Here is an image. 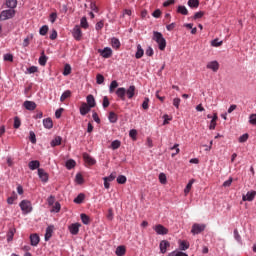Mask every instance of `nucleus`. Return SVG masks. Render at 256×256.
<instances>
[{
	"instance_id": "f257e3e1",
	"label": "nucleus",
	"mask_w": 256,
	"mask_h": 256,
	"mask_svg": "<svg viewBox=\"0 0 256 256\" xmlns=\"http://www.w3.org/2000/svg\"><path fill=\"white\" fill-rule=\"evenodd\" d=\"M152 39L157 42L160 51H165V47H167V40H165L161 32L154 31Z\"/></svg>"
},
{
	"instance_id": "f03ea898",
	"label": "nucleus",
	"mask_w": 256,
	"mask_h": 256,
	"mask_svg": "<svg viewBox=\"0 0 256 256\" xmlns=\"http://www.w3.org/2000/svg\"><path fill=\"white\" fill-rule=\"evenodd\" d=\"M13 17H15V10L10 8L1 12L0 21H7V19H13Z\"/></svg>"
},
{
	"instance_id": "7ed1b4c3",
	"label": "nucleus",
	"mask_w": 256,
	"mask_h": 256,
	"mask_svg": "<svg viewBox=\"0 0 256 256\" xmlns=\"http://www.w3.org/2000/svg\"><path fill=\"white\" fill-rule=\"evenodd\" d=\"M20 208L23 213H31L33 207H31V202L29 200H22L20 202Z\"/></svg>"
},
{
	"instance_id": "20e7f679",
	"label": "nucleus",
	"mask_w": 256,
	"mask_h": 256,
	"mask_svg": "<svg viewBox=\"0 0 256 256\" xmlns=\"http://www.w3.org/2000/svg\"><path fill=\"white\" fill-rule=\"evenodd\" d=\"M206 227L207 226L205 224L195 223L192 225L191 233L194 235H199V233H203V231H205Z\"/></svg>"
},
{
	"instance_id": "39448f33",
	"label": "nucleus",
	"mask_w": 256,
	"mask_h": 256,
	"mask_svg": "<svg viewBox=\"0 0 256 256\" xmlns=\"http://www.w3.org/2000/svg\"><path fill=\"white\" fill-rule=\"evenodd\" d=\"M72 35L76 41H81V37H83V32L81 31V27L76 25L72 31Z\"/></svg>"
},
{
	"instance_id": "423d86ee",
	"label": "nucleus",
	"mask_w": 256,
	"mask_h": 256,
	"mask_svg": "<svg viewBox=\"0 0 256 256\" xmlns=\"http://www.w3.org/2000/svg\"><path fill=\"white\" fill-rule=\"evenodd\" d=\"M98 53H100L101 57H104V59H109V57L113 55V50H111L109 47H106L104 49H99Z\"/></svg>"
},
{
	"instance_id": "0eeeda50",
	"label": "nucleus",
	"mask_w": 256,
	"mask_h": 256,
	"mask_svg": "<svg viewBox=\"0 0 256 256\" xmlns=\"http://www.w3.org/2000/svg\"><path fill=\"white\" fill-rule=\"evenodd\" d=\"M154 231L157 233V235H167V233H169V229L161 224L156 225L154 227Z\"/></svg>"
},
{
	"instance_id": "6e6552de",
	"label": "nucleus",
	"mask_w": 256,
	"mask_h": 256,
	"mask_svg": "<svg viewBox=\"0 0 256 256\" xmlns=\"http://www.w3.org/2000/svg\"><path fill=\"white\" fill-rule=\"evenodd\" d=\"M38 177L43 183H47L49 181V174H47L43 168L38 169Z\"/></svg>"
},
{
	"instance_id": "1a4fd4ad",
	"label": "nucleus",
	"mask_w": 256,
	"mask_h": 256,
	"mask_svg": "<svg viewBox=\"0 0 256 256\" xmlns=\"http://www.w3.org/2000/svg\"><path fill=\"white\" fill-rule=\"evenodd\" d=\"M255 197H256V191L252 190V191L247 192L246 195L242 196V201H253V199H255Z\"/></svg>"
},
{
	"instance_id": "9d476101",
	"label": "nucleus",
	"mask_w": 256,
	"mask_h": 256,
	"mask_svg": "<svg viewBox=\"0 0 256 256\" xmlns=\"http://www.w3.org/2000/svg\"><path fill=\"white\" fill-rule=\"evenodd\" d=\"M83 159H84L85 163H87V165H95L97 163L95 158L91 157V155H89L87 153H83Z\"/></svg>"
},
{
	"instance_id": "9b49d317",
	"label": "nucleus",
	"mask_w": 256,
	"mask_h": 256,
	"mask_svg": "<svg viewBox=\"0 0 256 256\" xmlns=\"http://www.w3.org/2000/svg\"><path fill=\"white\" fill-rule=\"evenodd\" d=\"M24 107L27 111H35V109H37V104L33 101L27 100L24 102Z\"/></svg>"
},
{
	"instance_id": "f8f14e48",
	"label": "nucleus",
	"mask_w": 256,
	"mask_h": 256,
	"mask_svg": "<svg viewBox=\"0 0 256 256\" xmlns=\"http://www.w3.org/2000/svg\"><path fill=\"white\" fill-rule=\"evenodd\" d=\"M79 227H81V224L74 223L69 226V231L71 235H78L79 234Z\"/></svg>"
},
{
	"instance_id": "ddd939ff",
	"label": "nucleus",
	"mask_w": 256,
	"mask_h": 256,
	"mask_svg": "<svg viewBox=\"0 0 256 256\" xmlns=\"http://www.w3.org/2000/svg\"><path fill=\"white\" fill-rule=\"evenodd\" d=\"M168 247H171V243H169V241H167V240H162V241L160 242V252H161V253H163V254L167 253V248H168Z\"/></svg>"
},
{
	"instance_id": "4468645a",
	"label": "nucleus",
	"mask_w": 256,
	"mask_h": 256,
	"mask_svg": "<svg viewBox=\"0 0 256 256\" xmlns=\"http://www.w3.org/2000/svg\"><path fill=\"white\" fill-rule=\"evenodd\" d=\"M206 67L207 69H211L212 71H214V73H217L219 71V62L217 61L209 62Z\"/></svg>"
},
{
	"instance_id": "2eb2a0df",
	"label": "nucleus",
	"mask_w": 256,
	"mask_h": 256,
	"mask_svg": "<svg viewBox=\"0 0 256 256\" xmlns=\"http://www.w3.org/2000/svg\"><path fill=\"white\" fill-rule=\"evenodd\" d=\"M126 93H127V89H125L124 87L118 88L116 90V95L117 97H119V99H121V101H125Z\"/></svg>"
},
{
	"instance_id": "dca6fc26",
	"label": "nucleus",
	"mask_w": 256,
	"mask_h": 256,
	"mask_svg": "<svg viewBox=\"0 0 256 256\" xmlns=\"http://www.w3.org/2000/svg\"><path fill=\"white\" fill-rule=\"evenodd\" d=\"M28 167L31 171H35V169H39V167H41V163L39 160H32L28 163Z\"/></svg>"
},
{
	"instance_id": "f3484780",
	"label": "nucleus",
	"mask_w": 256,
	"mask_h": 256,
	"mask_svg": "<svg viewBox=\"0 0 256 256\" xmlns=\"http://www.w3.org/2000/svg\"><path fill=\"white\" fill-rule=\"evenodd\" d=\"M39 241H40L39 235L37 234L30 235V243L32 247H37V245H39Z\"/></svg>"
},
{
	"instance_id": "a211bd4d",
	"label": "nucleus",
	"mask_w": 256,
	"mask_h": 256,
	"mask_svg": "<svg viewBox=\"0 0 256 256\" xmlns=\"http://www.w3.org/2000/svg\"><path fill=\"white\" fill-rule=\"evenodd\" d=\"M91 111V107L87 103H82L80 107V115H87Z\"/></svg>"
},
{
	"instance_id": "6ab92c4d",
	"label": "nucleus",
	"mask_w": 256,
	"mask_h": 256,
	"mask_svg": "<svg viewBox=\"0 0 256 256\" xmlns=\"http://www.w3.org/2000/svg\"><path fill=\"white\" fill-rule=\"evenodd\" d=\"M87 105H88V107H90L91 109L93 108V107H95V105H96V103H95V97L93 96V95H88L87 96Z\"/></svg>"
},
{
	"instance_id": "aec40b11",
	"label": "nucleus",
	"mask_w": 256,
	"mask_h": 256,
	"mask_svg": "<svg viewBox=\"0 0 256 256\" xmlns=\"http://www.w3.org/2000/svg\"><path fill=\"white\" fill-rule=\"evenodd\" d=\"M143 55H145V51L143 50V48L141 47V44L137 45V51L135 54L136 59H141V57H143Z\"/></svg>"
},
{
	"instance_id": "412c9836",
	"label": "nucleus",
	"mask_w": 256,
	"mask_h": 256,
	"mask_svg": "<svg viewBox=\"0 0 256 256\" xmlns=\"http://www.w3.org/2000/svg\"><path fill=\"white\" fill-rule=\"evenodd\" d=\"M126 95H127L128 99H133V97H135V86H130L126 90Z\"/></svg>"
},
{
	"instance_id": "4be33fe9",
	"label": "nucleus",
	"mask_w": 256,
	"mask_h": 256,
	"mask_svg": "<svg viewBox=\"0 0 256 256\" xmlns=\"http://www.w3.org/2000/svg\"><path fill=\"white\" fill-rule=\"evenodd\" d=\"M53 236V226H48L45 233V241H49Z\"/></svg>"
},
{
	"instance_id": "5701e85b",
	"label": "nucleus",
	"mask_w": 256,
	"mask_h": 256,
	"mask_svg": "<svg viewBox=\"0 0 256 256\" xmlns=\"http://www.w3.org/2000/svg\"><path fill=\"white\" fill-rule=\"evenodd\" d=\"M61 141H63V138L61 136H56L50 143L51 147H57L61 145Z\"/></svg>"
},
{
	"instance_id": "b1692460",
	"label": "nucleus",
	"mask_w": 256,
	"mask_h": 256,
	"mask_svg": "<svg viewBox=\"0 0 256 256\" xmlns=\"http://www.w3.org/2000/svg\"><path fill=\"white\" fill-rule=\"evenodd\" d=\"M43 125L45 129H53V120H51V118H46L43 120Z\"/></svg>"
},
{
	"instance_id": "393cba45",
	"label": "nucleus",
	"mask_w": 256,
	"mask_h": 256,
	"mask_svg": "<svg viewBox=\"0 0 256 256\" xmlns=\"http://www.w3.org/2000/svg\"><path fill=\"white\" fill-rule=\"evenodd\" d=\"M39 65L45 67L47 65V57L45 56V51H42L41 56L39 58Z\"/></svg>"
},
{
	"instance_id": "a878e982",
	"label": "nucleus",
	"mask_w": 256,
	"mask_h": 256,
	"mask_svg": "<svg viewBox=\"0 0 256 256\" xmlns=\"http://www.w3.org/2000/svg\"><path fill=\"white\" fill-rule=\"evenodd\" d=\"M6 7L15 10L17 7V0H6Z\"/></svg>"
},
{
	"instance_id": "bb28decb",
	"label": "nucleus",
	"mask_w": 256,
	"mask_h": 256,
	"mask_svg": "<svg viewBox=\"0 0 256 256\" xmlns=\"http://www.w3.org/2000/svg\"><path fill=\"white\" fill-rule=\"evenodd\" d=\"M177 13H180V15H189V10H187V7L180 5L177 8Z\"/></svg>"
},
{
	"instance_id": "cd10ccee",
	"label": "nucleus",
	"mask_w": 256,
	"mask_h": 256,
	"mask_svg": "<svg viewBox=\"0 0 256 256\" xmlns=\"http://www.w3.org/2000/svg\"><path fill=\"white\" fill-rule=\"evenodd\" d=\"M80 217L84 225H89V223H91V218L87 214H81Z\"/></svg>"
},
{
	"instance_id": "c85d7f7f",
	"label": "nucleus",
	"mask_w": 256,
	"mask_h": 256,
	"mask_svg": "<svg viewBox=\"0 0 256 256\" xmlns=\"http://www.w3.org/2000/svg\"><path fill=\"white\" fill-rule=\"evenodd\" d=\"M84 200H85V194L80 193V194L74 199V203H76L77 205H81V203H83Z\"/></svg>"
},
{
	"instance_id": "c756f323",
	"label": "nucleus",
	"mask_w": 256,
	"mask_h": 256,
	"mask_svg": "<svg viewBox=\"0 0 256 256\" xmlns=\"http://www.w3.org/2000/svg\"><path fill=\"white\" fill-rule=\"evenodd\" d=\"M69 97H71V91L70 90L64 91L60 97L61 103H63L66 99H69Z\"/></svg>"
},
{
	"instance_id": "7c9ffc66",
	"label": "nucleus",
	"mask_w": 256,
	"mask_h": 256,
	"mask_svg": "<svg viewBox=\"0 0 256 256\" xmlns=\"http://www.w3.org/2000/svg\"><path fill=\"white\" fill-rule=\"evenodd\" d=\"M126 253V249H125V246H118L116 248V255L117 256H124Z\"/></svg>"
},
{
	"instance_id": "2f4dec72",
	"label": "nucleus",
	"mask_w": 256,
	"mask_h": 256,
	"mask_svg": "<svg viewBox=\"0 0 256 256\" xmlns=\"http://www.w3.org/2000/svg\"><path fill=\"white\" fill-rule=\"evenodd\" d=\"M188 6L191 9H197L199 7V0H188Z\"/></svg>"
},
{
	"instance_id": "473e14b6",
	"label": "nucleus",
	"mask_w": 256,
	"mask_h": 256,
	"mask_svg": "<svg viewBox=\"0 0 256 256\" xmlns=\"http://www.w3.org/2000/svg\"><path fill=\"white\" fill-rule=\"evenodd\" d=\"M111 43L113 49H119V47H121V42L117 38H112Z\"/></svg>"
},
{
	"instance_id": "72a5a7b5",
	"label": "nucleus",
	"mask_w": 256,
	"mask_h": 256,
	"mask_svg": "<svg viewBox=\"0 0 256 256\" xmlns=\"http://www.w3.org/2000/svg\"><path fill=\"white\" fill-rule=\"evenodd\" d=\"M193 183H195V180H190L189 183L186 185L184 189L185 195H189V191H191V187H193Z\"/></svg>"
},
{
	"instance_id": "f704fd0d",
	"label": "nucleus",
	"mask_w": 256,
	"mask_h": 256,
	"mask_svg": "<svg viewBox=\"0 0 256 256\" xmlns=\"http://www.w3.org/2000/svg\"><path fill=\"white\" fill-rule=\"evenodd\" d=\"M117 178V172H112L108 177H104L103 181H115V179Z\"/></svg>"
},
{
	"instance_id": "c9c22d12",
	"label": "nucleus",
	"mask_w": 256,
	"mask_h": 256,
	"mask_svg": "<svg viewBox=\"0 0 256 256\" xmlns=\"http://www.w3.org/2000/svg\"><path fill=\"white\" fill-rule=\"evenodd\" d=\"M108 119H109L110 123H117L118 117L115 114V112H110L109 116H108Z\"/></svg>"
},
{
	"instance_id": "e433bc0d",
	"label": "nucleus",
	"mask_w": 256,
	"mask_h": 256,
	"mask_svg": "<svg viewBox=\"0 0 256 256\" xmlns=\"http://www.w3.org/2000/svg\"><path fill=\"white\" fill-rule=\"evenodd\" d=\"M117 87H119V83H117V80H113L109 87L110 93H113V91H115V89H117Z\"/></svg>"
},
{
	"instance_id": "4c0bfd02",
	"label": "nucleus",
	"mask_w": 256,
	"mask_h": 256,
	"mask_svg": "<svg viewBox=\"0 0 256 256\" xmlns=\"http://www.w3.org/2000/svg\"><path fill=\"white\" fill-rule=\"evenodd\" d=\"M117 183H119V185H125L127 183V177H125L124 175L118 176Z\"/></svg>"
},
{
	"instance_id": "58836bf2",
	"label": "nucleus",
	"mask_w": 256,
	"mask_h": 256,
	"mask_svg": "<svg viewBox=\"0 0 256 256\" xmlns=\"http://www.w3.org/2000/svg\"><path fill=\"white\" fill-rule=\"evenodd\" d=\"M80 25L83 29H88L89 28V23L87 22L86 17L81 18Z\"/></svg>"
},
{
	"instance_id": "ea45409f",
	"label": "nucleus",
	"mask_w": 256,
	"mask_h": 256,
	"mask_svg": "<svg viewBox=\"0 0 256 256\" xmlns=\"http://www.w3.org/2000/svg\"><path fill=\"white\" fill-rule=\"evenodd\" d=\"M104 82H105V77L102 74H97L96 83L98 85H103Z\"/></svg>"
},
{
	"instance_id": "a19ab883",
	"label": "nucleus",
	"mask_w": 256,
	"mask_h": 256,
	"mask_svg": "<svg viewBox=\"0 0 256 256\" xmlns=\"http://www.w3.org/2000/svg\"><path fill=\"white\" fill-rule=\"evenodd\" d=\"M187 249H189V242L181 241L180 242V250L181 251H187Z\"/></svg>"
},
{
	"instance_id": "79ce46f5",
	"label": "nucleus",
	"mask_w": 256,
	"mask_h": 256,
	"mask_svg": "<svg viewBox=\"0 0 256 256\" xmlns=\"http://www.w3.org/2000/svg\"><path fill=\"white\" fill-rule=\"evenodd\" d=\"M48 32H49V26H47V25L42 26V27L40 28V30H39V33H40V35H42V36L47 35Z\"/></svg>"
},
{
	"instance_id": "37998d69",
	"label": "nucleus",
	"mask_w": 256,
	"mask_h": 256,
	"mask_svg": "<svg viewBox=\"0 0 256 256\" xmlns=\"http://www.w3.org/2000/svg\"><path fill=\"white\" fill-rule=\"evenodd\" d=\"M13 127L14 129H19V127H21V119L18 116L14 117Z\"/></svg>"
},
{
	"instance_id": "c03bdc74",
	"label": "nucleus",
	"mask_w": 256,
	"mask_h": 256,
	"mask_svg": "<svg viewBox=\"0 0 256 256\" xmlns=\"http://www.w3.org/2000/svg\"><path fill=\"white\" fill-rule=\"evenodd\" d=\"M14 235H15V229L11 228L7 234V241H13Z\"/></svg>"
},
{
	"instance_id": "a18cd8bd",
	"label": "nucleus",
	"mask_w": 256,
	"mask_h": 256,
	"mask_svg": "<svg viewBox=\"0 0 256 256\" xmlns=\"http://www.w3.org/2000/svg\"><path fill=\"white\" fill-rule=\"evenodd\" d=\"M75 165H77V163L75 162V160L70 159L66 162V167L68 169H73V167H75Z\"/></svg>"
},
{
	"instance_id": "49530a36",
	"label": "nucleus",
	"mask_w": 256,
	"mask_h": 256,
	"mask_svg": "<svg viewBox=\"0 0 256 256\" xmlns=\"http://www.w3.org/2000/svg\"><path fill=\"white\" fill-rule=\"evenodd\" d=\"M119 147H121V141H119V140H114V141L111 143V148H112L113 150L119 149Z\"/></svg>"
},
{
	"instance_id": "de8ad7c7",
	"label": "nucleus",
	"mask_w": 256,
	"mask_h": 256,
	"mask_svg": "<svg viewBox=\"0 0 256 256\" xmlns=\"http://www.w3.org/2000/svg\"><path fill=\"white\" fill-rule=\"evenodd\" d=\"M159 181L162 183V185H165L167 183V176L165 173H160L159 174Z\"/></svg>"
},
{
	"instance_id": "09e8293b",
	"label": "nucleus",
	"mask_w": 256,
	"mask_h": 256,
	"mask_svg": "<svg viewBox=\"0 0 256 256\" xmlns=\"http://www.w3.org/2000/svg\"><path fill=\"white\" fill-rule=\"evenodd\" d=\"M63 75H65V76L71 75V65L66 64V65L64 66Z\"/></svg>"
},
{
	"instance_id": "8fccbe9b",
	"label": "nucleus",
	"mask_w": 256,
	"mask_h": 256,
	"mask_svg": "<svg viewBox=\"0 0 256 256\" xmlns=\"http://www.w3.org/2000/svg\"><path fill=\"white\" fill-rule=\"evenodd\" d=\"M212 47H221L223 45V41H219V39H214L211 42Z\"/></svg>"
},
{
	"instance_id": "3c124183",
	"label": "nucleus",
	"mask_w": 256,
	"mask_h": 256,
	"mask_svg": "<svg viewBox=\"0 0 256 256\" xmlns=\"http://www.w3.org/2000/svg\"><path fill=\"white\" fill-rule=\"evenodd\" d=\"M29 139H30L31 143H33V145H35V143H37V138L35 136V132L30 131Z\"/></svg>"
},
{
	"instance_id": "603ef678",
	"label": "nucleus",
	"mask_w": 256,
	"mask_h": 256,
	"mask_svg": "<svg viewBox=\"0 0 256 256\" xmlns=\"http://www.w3.org/2000/svg\"><path fill=\"white\" fill-rule=\"evenodd\" d=\"M52 211H54V213H59L61 211V204L59 202H56L53 206Z\"/></svg>"
},
{
	"instance_id": "864d4df0",
	"label": "nucleus",
	"mask_w": 256,
	"mask_h": 256,
	"mask_svg": "<svg viewBox=\"0 0 256 256\" xmlns=\"http://www.w3.org/2000/svg\"><path fill=\"white\" fill-rule=\"evenodd\" d=\"M234 238L238 243H241V235L237 229L234 230Z\"/></svg>"
},
{
	"instance_id": "5fc2aeb1",
	"label": "nucleus",
	"mask_w": 256,
	"mask_h": 256,
	"mask_svg": "<svg viewBox=\"0 0 256 256\" xmlns=\"http://www.w3.org/2000/svg\"><path fill=\"white\" fill-rule=\"evenodd\" d=\"M250 125H256V114H251L249 117Z\"/></svg>"
},
{
	"instance_id": "6e6d98bb",
	"label": "nucleus",
	"mask_w": 256,
	"mask_h": 256,
	"mask_svg": "<svg viewBox=\"0 0 256 256\" xmlns=\"http://www.w3.org/2000/svg\"><path fill=\"white\" fill-rule=\"evenodd\" d=\"M102 105L104 109H107V107H109L110 103H109V98L107 96H104Z\"/></svg>"
},
{
	"instance_id": "4d7b16f0",
	"label": "nucleus",
	"mask_w": 256,
	"mask_h": 256,
	"mask_svg": "<svg viewBox=\"0 0 256 256\" xmlns=\"http://www.w3.org/2000/svg\"><path fill=\"white\" fill-rule=\"evenodd\" d=\"M173 105L176 107V109H179V105H181V98H174Z\"/></svg>"
},
{
	"instance_id": "13d9d810",
	"label": "nucleus",
	"mask_w": 256,
	"mask_h": 256,
	"mask_svg": "<svg viewBox=\"0 0 256 256\" xmlns=\"http://www.w3.org/2000/svg\"><path fill=\"white\" fill-rule=\"evenodd\" d=\"M249 139V134H243L239 137V143H245Z\"/></svg>"
},
{
	"instance_id": "bf43d9fd",
	"label": "nucleus",
	"mask_w": 256,
	"mask_h": 256,
	"mask_svg": "<svg viewBox=\"0 0 256 256\" xmlns=\"http://www.w3.org/2000/svg\"><path fill=\"white\" fill-rule=\"evenodd\" d=\"M142 108L145 110L149 109V98H145V100L142 103Z\"/></svg>"
},
{
	"instance_id": "052dcab7",
	"label": "nucleus",
	"mask_w": 256,
	"mask_h": 256,
	"mask_svg": "<svg viewBox=\"0 0 256 256\" xmlns=\"http://www.w3.org/2000/svg\"><path fill=\"white\" fill-rule=\"evenodd\" d=\"M152 17H155V19H159L161 17V10L157 9L152 13Z\"/></svg>"
},
{
	"instance_id": "680f3d73",
	"label": "nucleus",
	"mask_w": 256,
	"mask_h": 256,
	"mask_svg": "<svg viewBox=\"0 0 256 256\" xmlns=\"http://www.w3.org/2000/svg\"><path fill=\"white\" fill-rule=\"evenodd\" d=\"M231 183H233V178L232 177H230L228 180H226L223 183V187H231Z\"/></svg>"
},
{
	"instance_id": "e2e57ef3",
	"label": "nucleus",
	"mask_w": 256,
	"mask_h": 256,
	"mask_svg": "<svg viewBox=\"0 0 256 256\" xmlns=\"http://www.w3.org/2000/svg\"><path fill=\"white\" fill-rule=\"evenodd\" d=\"M62 114H63V108L56 110V112H55L56 119H61Z\"/></svg>"
},
{
	"instance_id": "0e129e2a",
	"label": "nucleus",
	"mask_w": 256,
	"mask_h": 256,
	"mask_svg": "<svg viewBox=\"0 0 256 256\" xmlns=\"http://www.w3.org/2000/svg\"><path fill=\"white\" fill-rule=\"evenodd\" d=\"M129 135L132 139H137V130L135 129L130 130Z\"/></svg>"
},
{
	"instance_id": "69168bd1",
	"label": "nucleus",
	"mask_w": 256,
	"mask_h": 256,
	"mask_svg": "<svg viewBox=\"0 0 256 256\" xmlns=\"http://www.w3.org/2000/svg\"><path fill=\"white\" fill-rule=\"evenodd\" d=\"M170 5H175V0H167L163 3V7H169Z\"/></svg>"
},
{
	"instance_id": "338daca9",
	"label": "nucleus",
	"mask_w": 256,
	"mask_h": 256,
	"mask_svg": "<svg viewBox=\"0 0 256 256\" xmlns=\"http://www.w3.org/2000/svg\"><path fill=\"white\" fill-rule=\"evenodd\" d=\"M4 61L13 62V55L12 54H5L4 55Z\"/></svg>"
},
{
	"instance_id": "774afa93",
	"label": "nucleus",
	"mask_w": 256,
	"mask_h": 256,
	"mask_svg": "<svg viewBox=\"0 0 256 256\" xmlns=\"http://www.w3.org/2000/svg\"><path fill=\"white\" fill-rule=\"evenodd\" d=\"M38 68L36 66H31L28 68V73H37Z\"/></svg>"
}]
</instances>
